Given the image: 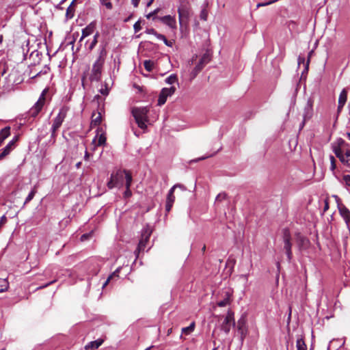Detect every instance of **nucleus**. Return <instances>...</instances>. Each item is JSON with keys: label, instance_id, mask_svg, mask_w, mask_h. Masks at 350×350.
Returning a JSON list of instances; mask_svg holds the SVG:
<instances>
[{"label": "nucleus", "instance_id": "4c0bfd02", "mask_svg": "<svg viewBox=\"0 0 350 350\" xmlns=\"http://www.w3.org/2000/svg\"><path fill=\"white\" fill-rule=\"evenodd\" d=\"M200 19L206 21L208 17V12L206 9H203L200 14Z\"/></svg>", "mask_w": 350, "mask_h": 350}, {"label": "nucleus", "instance_id": "f03ea898", "mask_svg": "<svg viewBox=\"0 0 350 350\" xmlns=\"http://www.w3.org/2000/svg\"><path fill=\"white\" fill-rule=\"evenodd\" d=\"M333 151L340 162L350 167V146L342 139H340L337 146H334Z\"/></svg>", "mask_w": 350, "mask_h": 350}, {"label": "nucleus", "instance_id": "6ab92c4d", "mask_svg": "<svg viewBox=\"0 0 350 350\" xmlns=\"http://www.w3.org/2000/svg\"><path fill=\"white\" fill-rule=\"evenodd\" d=\"M231 297L232 292L229 290L224 292V298L223 299L218 301L217 304L219 307H224L227 305H229L231 302Z\"/></svg>", "mask_w": 350, "mask_h": 350}, {"label": "nucleus", "instance_id": "37998d69", "mask_svg": "<svg viewBox=\"0 0 350 350\" xmlns=\"http://www.w3.org/2000/svg\"><path fill=\"white\" fill-rule=\"evenodd\" d=\"M312 105H313V100L311 98L308 99V102H307V109L308 110L312 111Z\"/></svg>", "mask_w": 350, "mask_h": 350}, {"label": "nucleus", "instance_id": "79ce46f5", "mask_svg": "<svg viewBox=\"0 0 350 350\" xmlns=\"http://www.w3.org/2000/svg\"><path fill=\"white\" fill-rule=\"evenodd\" d=\"M98 43V40H93L88 46L90 51H92Z\"/></svg>", "mask_w": 350, "mask_h": 350}, {"label": "nucleus", "instance_id": "e433bc0d", "mask_svg": "<svg viewBox=\"0 0 350 350\" xmlns=\"http://www.w3.org/2000/svg\"><path fill=\"white\" fill-rule=\"evenodd\" d=\"M146 33H148V34H152L154 36H155L157 38H159V36H161V33H159L154 29L153 28H150V29H147L146 30Z\"/></svg>", "mask_w": 350, "mask_h": 350}, {"label": "nucleus", "instance_id": "680f3d73", "mask_svg": "<svg viewBox=\"0 0 350 350\" xmlns=\"http://www.w3.org/2000/svg\"><path fill=\"white\" fill-rule=\"evenodd\" d=\"M172 328H170V329H168V331H167V335H170V334L172 333Z\"/></svg>", "mask_w": 350, "mask_h": 350}, {"label": "nucleus", "instance_id": "e2e57ef3", "mask_svg": "<svg viewBox=\"0 0 350 350\" xmlns=\"http://www.w3.org/2000/svg\"><path fill=\"white\" fill-rule=\"evenodd\" d=\"M205 250H206V245H204L202 249V252H204Z\"/></svg>", "mask_w": 350, "mask_h": 350}, {"label": "nucleus", "instance_id": "7ed1b4c3", "mask_svg": "<svg viewBox=\"0 0 350 350\" xmlns=\"http://www.w3.org/2000/svg\"><path fill=\"white\" fill-rule=\"evenodd\" d=\"M148 112L149 109L148 107H133L131 110V113L138 127L144 131L146 130V124L149 122Z\"/></svg>", "mask_w": 350, "mask_h": 350}, {"label": "nucleus", "instance_id": "864d4df0", "mask_svg": "<svg viewBox=\"0 0 350 350\" xmlns=\"http://www.w3.org/2000/svg\"><path fill=\"white\" fill-rule=\"evenodd\" d=\"M112 279V275H109L105 282L103 284V287H105L109 281Z\"/></svg>", "mask_w": 350, "mask_h": 350}, {"label": "nucleus", "instance_id": "f8f14e48", "mask_svg": "<svg viewBox=\"0 0 350 350\" xmlns=\"http://www.w3.org/2000/svg\"><path fill=\"white\" fill-rule=\"evenodd\" d=\"M176 88L174 86H172L170 88H163L159 96L158 105L161 106L164 105L167 100V97L174 94Z\"/></svg>", "mask_w": 350, "mask_h": 350}, {"label": "nucleus", "instance_id": "a18cd8bd", "mask_svg": "<svg viewBox=\"0 0 350 350\" xmlns=\"http://www.w3.org/2000/svg\"><path fill=\"white\" fill-rule=\"evenodd\" d=\"M55 282H56V280H53V281H51V282H49V283H47V284H44V285H43V286H41L38 287V289H42V288H45V287H47V286H49V285H51V284H52L55 283Z\"/></svg>", "mask_w": 350, "mask_h": 350}, {"label": "nucleus", "instance_id": "0e129e2a", "mask_svg": "<svg viewBox=\"0 0 350 350\" xmlns=\"http://www.w3.org/2000/svg\"><path fill=\"white\" fill-rule=\"evenodd\" d=\"M347 137H348L349 139L350 140V133H347Z\"/></svg>", "mask_w": 350, "mask_h": 350}, {"label": "nucleus", "instance_id": "20e7f679", "mask_svg": "<svg viewBox=\"0 0 350 350\" xmlns=\"http://www.w3.org/2000/svg\"><path fill=\"white\" fill-rule=\"evenodd\" d=\"M191 9L189 2L187 0H180V5L178 8V14L180 25H187L191 15Z\"/></svg>", "mask_w": 350, "mask_h": 350}, {"label": "nucleus", "instance_id": "9d476101", "mask_svg": "<svg viewBox=\"0 0 350 350\" xmlns=\"http://www.w3.org/2000/svg\"><path fill=\"white\" fill-rule=\"evenodd\" d=\"M231 325H235L234 319V312L231 310H228V313L224 319V322L221 325V329L226 333L228 334L230 330Z\"/></svg>", "mask_w": 350, "mask_h": 350}, {"label": "nucleus", "instance_id": "b1692460", "mask_svg": "<svg viewBox=\"0 0 350 350\" xmlns=\"http://www.w3.org/2000/svg\"><path fill=\"white\" fill-rule=\"evenodd\" d=\"M10 135V127L5 126L0 131V146L2 145L3 141Z\"/></svg>", "mask_w": 350, "mask_h": 350}, {"label": "nucleus", "instance_id": "de8ad7c7", "mask_svg": "<svg viewBox=\"0 0 350 350\" xmlns=\"http://www.w3.org/2000/svg\"><path fill=\"white\" fill-rule=\"evenodd\" d=\"M91 236V234H84L81 236V241H85L88 239Z\"/></svg>", "mask_w": 350, "mask_h": 350}, {"label": "nucleus", "instance_id": "2eb2a0df", "mask_svg": "<svg viewBox=\"0 0 350 350\" xmlns=\"http://www.w3.org/2000/svg\"><path fill=\"white\" fill-rule=\"evenodd\" d=\"M296 243L299 247V249L301 250L302 249L306 248L310 242L309 240L304 236L301 235L299 232L296 233Z\"/></svg>", "mask_w": 350, "mask_h": 350}, {"label": "nucleus", "instance_id": "603ef678", "mask_svg": "<svg viewBox=\"0 0 350 350\" xmlns=\"http://www.w3.org/2000/svg\"><path fill=\"white\" fill-rule=\"evenodd\" d=\"M277 0H273L271 1H269V2H267V3H260V4H258V6H265V5H269L272 3H274Z\"/></svg>", "mask_w": 350, "mask_h": 350}, {"label": "nucleus", "instance_id": "9b49d317", "mask_svg": "<svg viewBox=\"0 0 350 350\" xmlns=\"http://www.w3.org/2000/svg\"><path fill=\"white\" fill-rule=\"evenodd\" d=\"M176 187L183 188L184 187L182 186L181 185L176 184L170 189L166 198L165 211L167 213H169L171 211L174 203L175 196L174 195V193Z\"/></svg>", "mask_w": 350, "mask_h": 350}, {"label": "nucleus", "instance_id": "39448f33", "mask_svg": "<svg viewBox=\"0 0 350 350\" xmlns=\"http://www.w3.org/2000/svg\"><path fill=\"white\" fill-rule=\"evenodd\" d=\"M152 229L148 225L144 227L142 231L141 238L138 243L137 247L135 251L136 258L139 257L141 252H143L149 242V239L152 234Z\"/></svg>", "mask_w": 350, "mask_h": 350}, {"label": "nucleus", "instance_id": "69168bd1", "mask_svg": "<svg viewBox=\"0 0 350 350\" xmlns=\"http://www.w3.org/2000/svg\"><path fill=\"white\" fill-rule=\"evenodd\" d=\"M152 347H153V346H150V347H149L146 348L145 350H150Z\"/></svg>", "mask_w": 350, "mask_h": 350}, {"label": "nucleus", "instance_id": "72a5a7b5", "mask_svg": "<svg viewBox=\"0 0 350 350\" xmlns=\"http://www.w3.org/2000/svg\"><path fill=\"white\" fill-rule=\"evenodd\" d=\"M159 11H160L159 8H157V9L154 10L153 12H152L149 13L148 14H147L146 15V18L148 19H150L152 17H153V19L157 18L158 17L156 16V15L159 13Z\"/></svg>", "mask_w": 350, "mask_h": 350}, {"label": "nucleus", "instance_id": "1a4fd4ad", "mask_svg": "<svg viewBox=\"0 0 350 350\" xmlns=\"http://www.w3.org/2000/svg\"><path fill=\"white\" fill-rule=\"evenodd\" d=\"M45 92L46 90L42 92L38 101L27 112L29 118H35L42 110L45 103Z\"/></svg>", "mask_w": 350, "mask_h": 350}, {"label": "nucleus", "instance_id": "c85d7f7f", "mask_svg": "<svg viewBox=\"0 0 350 350\" xmlns=\"http://www.w3.org/2000/svg\"><path fill=\"white\" fill-rule=\"evenodd\" d=\"M144 66L147 71L150 72L153 69L154 62L151 60H145Z\"/></svg>", "mask_w": 350, "mask_h": 350}, {"label": "nucleus", "instance_id": "393cba45", "mask_svg": "<svg viewBox=\"0 0 350 350\" xmlns=\"http://www.w3.org/2000/svg\"><path fill=\"white\" fill-rule=\"evenodd\" d=\"M103 342V340L99 339L97 340L90 342L88 345L85 346L86 349H91V350H95L98 349Z\"/></svg>", "mask_w": 350, "mask_h": 350}, {"label": "nucleus", "instance_id": "2f4dec72", "mask_svg": "<svg viewBox=\"0 0 350 350\" xmlns=\"http://www.w3.org/2000/svg\"><path fill=\"white\" fill-rule=\"evenodd\" d=\"M177 81H178V78L176 75H171L165 79L166 83L168 84H173V83L177 82Z\"/></svg>", "mask_w": 350, "mask_h": 350}, {"label": "nucleus", "instance_id": "c03bdc74", "mask_svg": "<svg viewBox=\"0 0 350 350\" xmlns=\"http://www.w3.org/2000/svg\"><path fill=\"white\" fill-rule=\"evenodd\" d=\"M312 53H313V51H310L309 53H308V60H307V62H306V69H307V70L308 68L310 60V58H311V56H312Z\"/></svg>", "mask_w": 350, "mask_h": 350}, {"label": "nucleus", "instance_id": "dca6fc26", "mask_svg": "<svg viewBox=\"0 0 350 350\" xmlns=\"http://www.w3.org/2000/svg\"><path fill=\"white\" fill-rule=\"evenodd\" d=\"M237 329L241 334V338H243L247 333L246 319L244 317H241L237 322Z\"/></svg>", "mask_w": 350, "mask_h": 350}, {"label": "nucleus", "instance_id": "cd10ccee", "mask_svg": "<svg viewBox=\"0 0 350 350\" xmlns=\"http://www.w3.org/2000/svg\"><path fill=\"white\" fill-rule=\"evenodd\" d=\"M9 288V282L7 279L0 278V292H4Z\"/></svg>", "mask_w": 350, "mask_h": 350}, {"label": "nucleus", "instance_id": "c9c22d12", "mask_svg": "<svg viewBox=\"0 0 350 350\" xmlns=\"http://www.w3.org/2000/svg\"><path fill=\"white\" fill-rule=\"evenodd\" d=\"M227 194L226 193H220L216 197V202H221L226 199Z\"/></svg>", "mask_w": 350, "mask_h": 350}, {"label": "nucleus", "instance_id": "423d86ee", "mask_svg": "<svg viewBox=\"0 0 350 350\" xmlns=\"http://www.w3.org/2000/svg\"><path fill=\"white\" fill-rule=\"evenodd\" d=\"M126 174H131L128 170H118L116 173H112L110 180L107 183L109 189H113L115 187H122L126 180Z\"/></svg>", "mask_w": 350, "mask_h": 350}, {"label": "nucleus", "instance_id": "a211bd4d", "mask_svg": "<svg viewBox=\"0 0 350 350\" xmlns=\"http://www.w3.org/2000/svg\"><path fill=\"white\" fill-rule=\"evenodd\" d=\"M96 29V22L90 23L86 27L82 29V36L80 38V42L87 36L91 35Z\"/></svg>", "mask_w": 350, "mask_h": 350}, {"label": "nucleus", "instance_id": "a19ab883", "mask_svg": "<svg viewBox=\"0 0 350 350\" xmlns=\"http://www.w3.org/2000/svg\"><path fill=\"white\" fill-rule=\"evenodd\" d=\"M343 180L346 185L350 187V175H345L343 176Z\"/></svg>", "mask_w": 350, "mask_h": 350}, {"label": "nucleus", "instance_id": "f257e3e1", "mask_svg": "<svg viewBox=\"0 0 350 350\" xmlns=\"http://www.w3.org/2000/svg\"><path fill=\"white\" fill-rule=\"evenodd\" d=\"M106 45L101 44L99 46L98 56L94 63L89 79L91 81H99L101 78L103 65L107 56Z\"/></svg>", "mask_w": 350, "mask_h": 350}, {"label": "nucleus", "instance_id": "58836bf2", "mask_svg": "<svg viewBox=\"0 0 350 350\" xmlns=\"http://www.w3.org/2000/svg\"><path fill=\"white\" fill-rule=\"evenodd\" d=\"M329 159H330V162H331L330 169H331V170L334 171L336 167V161L334 157L332 155H331L329 157Z\"/></svg>", "mask_w": 350, "mask_h": 350}, {"label": "nucleus", "instance_id": "a878e982", "mask_svg": "<svg viewBox=\"0 0 350 350\" xmlns=\"http://www.w3.org/2000/svg\"><path fill=\"white\" fill-rule=\"evenodd\" d=\"M296 347L297 350H307V346L302 337L297 338L296 342Z\"/></svg>", "mask_w": 350, "mask_h": 350}, {"label": "nucleus", "instance_id": "8fccbe9b", "mask_svg": "<svg viewBox=\"0 0 350 350\" xmlns=\"http://www.w3.org/2000/svg\"><path fill=\"white\" fill-rule=\"evenodd\" d=\"M7 222V218L5 216H3L0 219V223L4 225Z\"/></svg>", "mask_w": 350, "mask_h": 350}, {"label": "nucleus", "instance_id": "412c9836", "mask_svg": "<svg viewBox=\"0 0 350 350\" xmlns=\"http://www.w3.org/2000/svg\"><path fill=\"white\" fill-rule=\"evenodd\" d=\"M132 183V175L131 174H126V191L124 192V197L128 198L131 196L132 192L130 189V187Z\"/></svg>", "mask_w": 350, "mask_h": 350}, {"label": "nucleus", "instance_id": "4468645a", "mask_svg": "<svg viewBox=\"0 0 350 350\" xmlns=\"http://www.w3.org/2000/svg\"><path fill=\"white\" fill-rule=\"evenodd\" d=\"M338 208L340 215L348 225L350 222V211L341 202L338 203Z\"/></svg>", "mask_w": 350, "mask_h": 350}, {"label": "nucleus", "instance_id": "4be33fe9", "mask_svg": "<svg viewBox=\"0 0 350 350\" xmlns=\"http://www.w3.org/2000/svg\"><path fill=\"white\" fill-rule=\"evenodd\" d=\"M15 144V141H10L8 145L3 148L2 152L0 154V160H2L7 155H8L10 152L13 150Z\"/></svg>", "mask_w": 350, "mask_h": 350}, {"label": "nucleus", "instance_id": "ddd939ff", "mask_svg": "<svg viewBox=\"0 0 350 350\" xmlns=\"http://www.w3.org/2000/svg\"><path fill=\"white\" fill-rule=\"evenodd\" d=\"M209 61L208 56L204 55L200 60L198 64L195 66L192 72H191V76L192 79H194L198 73L202 70L206 64H207Z\"/></svg>", "mask_w": 350, "mask_h": 350}, {"label": "nucleus", "instance_id": "052dcab7", "mask_svg": "<svg viewBox=\"0 0 350 350\" xmlns=\"http://www.w3.org/2000/svg\"><path fill=\"white\" fill-rule=\"evenodd\" d=\"M70 12V7H69L66 10V15L68 16Z\"/></svg>", "mask_w": 350, "mask_h": 350}, {"label": "nucleus", "instance_id": "bf43d9fd", "mask_svg": "<svg viewBox=\"0 0 350 350\" xmlns=\"http://www.w3.org/2000/svg\"><path fill=\"white\" fill-rule=\"evenodd\" d=\"M154 0H149V1L147 3V6L149 7L152 5Z\"/></svg>", "mask_w": 350, "mask_h": 350}, {"label": "nucleus", "instance_id": "7c9ffc66", "mask_svg": "<svg viewBox=\"0 0 350 350\" xmlns=\"http://www.w3.org/2000/svg\"><path fill=\"white\" fill-rule=\"evenodd\" d=\"M36 193H37V189H36V187H34V188L31 190V191L29 193V195L26 198L25 204L29 202L33 198V197Z\"/></svg>", "mask_w": 350, "mask_h": 350}, {"label": "nucleus", "instance_id": "774afa93", "mask_svg": "<svg viewBox=\"0 0 350 350\" xmlns=\"http://www.w3.org/2000/svg\"><path fill=\"white\" fill-rule=\"evenodd\" d=\"M12 140L15 141V142L18 140V137L16 136L14 139H13Z\"/></svg>", "mask_w": 350, "mask_h": 350}, {"label": "nucleus", "instance_id": "ea45409f", "mask_svg": "<svg viewBox=\"0 0 350 350\" xmlns=\"http://www.w3.org/2000/svg\"><path fill=\"white\" fill-rule=\"evenodd\" d=\"M133 29L135 33L139 31L142 29L141 21H137L133 25Z\"/></svg>", "mask_w": 350, "mask_h": 350}, {"label": "nucleus", "instance_id": "338daca9", "mask_svg": "<svg viewBox=\"0 0 350 350\" xmlns=\"http://www.w3.org/2000/svg\"><path fill=\"white\" fill-rule=\"evenodd\" d=\"M5 73V70L3 69V72H1V75H3Z\"/></svg>", "mask_w": 350, "mask_h": 350}, {"label": "nucleus", "instance_id": "0eeeda50", "mask_svg": "<svg viewBox=\"0 0 350 350\" xmlns=\"http://www.w3.org/2000/svg\"><path fill=\"white\" fill-rule=\"evenodd\" d=\"M68 108L67 107H63L60 110L57 117L54 119L53 123L51 128V137L55 138L56 136V132L61 126L65 118L66 117Z\"/></svg>", "mask_w": 350, "mask_h": 350}, {"label": "nucleus", "instance_id": "473e14b6", "mask_svg": "<svg viewBox=\"0 0 350 350\" xmlns=\"http://www.w3.org/2000/svg\"><path fill=\"white\" fill-rule=\"evenodd\" d=\"M106 137L105 134H100L98 137L97 146H103L106 143Z\"/></svg>", "mask_w": 350, "mask_h": 350}, {"label": "nucleus", "instance_id": "49530a36", "mask_svg": "<svg viewBox=\"0 0 350 350\" xmlns=\"http://www.w3.org/2000/svg\"><path fill=\"white\" fill-rule=\"evenodd\" d=\"M297 62H298V64L299 65H300L301 64H304L305 63V58H304V57H302V56L299 55L298 57Z\"/></svg>", "mask_w": 350, "mask_h": 350}, {"label": "nucleus", "instance_id": "f704fd0d", "mask_svg": "<svg viewBox=\"0 0 350 350\" xmlns=\"http://www.w3.org/2000/svg\"><path fill=\"white\" fill-rule=\"evenodd\" d=\"M102 5H105L107 9L111 10L113 8L112 3L109 0H100Z\"/></svg>", "mask_w": 350, "mask_h": 350}, {"label": "nucleus", "instance_id": "f3484780", "mask_svg": "<svg viewBox=\"0 0 350 350\" xmlns=\"http://www.w3.org/2000/svg\"><path fill=\"white\" fill-rule=\"evenodd\" d=\"M347 100V91L346 89H343L338 98V105L337 109V113H340L345 106Z\"/></svg>", "mask_w": 350, "mask_h": 350}, {"label": "nucleus", "instance_id": "09e8293b", "mask_svg": "<svg viewBox=\"0 0 350 350\" xmlns=\"http://www.w3.org/2000/svg\"><path fill=\"white\" fill-rule=\"evenodd\" d=\"M132 4L135 8H137L139 5L140 0H131Z\"/></svg>", "mask_w": 350, "mask_h": 350}, {"label": "nucleus", "instance_id": "5701e85b", "mask_svg": "<svg viewBox=\"0 0 350 350\" xmlns=\"http://www.w3.org/2000/svg\"><path fill=\"white\" fill-rule=\"evenodd\" d=\"M101 122H102L101 113L100 111H98L97 113L93 112L92 114L91 126H98V125H100Z\"/></svg>", "mask_w": 350, "mask_h": 350}, {"label": "nucleus", "instance_id": "bb28decb", "mask_svg": "<svg viewBox=\"0 0 350 350\" xmlns=\"http://www.w3.org/2000/svg\"><path fill=\"white\" fill-rule=\"evenodd\" d=\"M196 327L195 322H192L189 326L182 328V333L185 335H189L194 331Z\"/></svg>", "mask_w": 350, "mask_h": 350}, {"label": "nucleus", "instance_id": "5fc2aeb1", "mask_svg": "<svg viewBox=\"0 0 350 350\" xmlns=\"http://www.w3.org/2000/svg\"><path fill=\"white\" fill-rule=\"evenodd\" d=\"M119 271V269H118L116 271H115L111 275H112V278L114 277V276H117L118 277V273Z\"/></svg>", "mask_w": 350, "mask_h": 350}, {"label": "nucleus", "instance_id": "6e6552de", "mask_svg": "<svg viewBox=\"0 0 350 350\" xmlns=\"http://www.w3.org/2000/svg\"><path fill=\"white\" fill-rule=\"evenodd\" d=\"M282 238L284 242V250L286 252L288 260L290 262L293 258V253L291 250V235L290 230L288 228H284L282 230Z\"/></svg>", "mask_w": 350, "mask_h": 350}, {"label": "nucleus", "instance_id": "6e6d98bb", "mask_svg": "<svg viewBox=\"0 0 350 350\" xmlns=\"http://www.w3.org/2000/svg\"><path fill=\"white\" fill-rule=\"evenodd\" d=\"M99 36H100V33L98 32H96L95 33V35L94 36V39L93 40H98V38Z\"/></svg>", "mask_w": 350, "mask_h": 350}, {"label": "nucleus", "instance_id": "c756f323", "mask_svg": "<svg viewBox=\"0 0 350 350\" xmlns=\"http://www.w3.org/2000/svg\"><path fill=\"white\" fill-rule=\"evenodd\" d=\"M158 39L163 40V42L165 43V44L167 45V46L172 47L174 43V40H168L166 38V37L163 34H161V36H159Z\"/></svg>", "mask_w": 350, "mask_h": 350}, {"label": "nucleus", "instance_id": "13d9d810", "mask_svg": "<svg viewBox=\"0 0 350 350\" xmlns=\"http://www.w3.org/2000/svg\"><path fill=\"white\" fill-rule=\"evenodd\" d=\"M90 157V154L88 153V151H85V159L87 160Z\"/></svg>", "mask_w": 350, "mask_h": 350}, {"label": "nucleus", "instance_id": "4d7b16f0", "mask_svg": "<svg viewBox=\"0 0 350 350\" xmlns=\"http://www.w3.org/2000/svg\"><path fill=\"white\" fill-rule=\"evenodd\" d=\"M329 208V204L327 202H325V206H324V211H327Z\"/></svg>", "mask_w": 350, "mask_h": 350}, {"label": "nucleus", "instance_id": "3c124183", "mask_svg": "<svg viewBox=\"0 0 350 350\" xmlns=\"http://www.w3.org/2000/svg\"><path fill=\"white\" fill-rule=\"evenodd\" d=\"M100 93L103 95H107L109 94V90L107 88L101 89Z\"/></svg>", "mask_w": 350, "mask_h": 350}, {"label": "nucleus", "instance_id": "aec40b11", "mask_svg": "<svg viewBox=\"0 0 350 350\" xmlns=\"http://www.w3.org/2000/svg\"><path fill=\"white\" fill-rule=\"evenodd\" d=\"M157 19L160 20L161 22L169 26L172 29H175L176 27V23L174 17L171 16L170 15H167L163 17L157 18Z\"/></svg>", "mask_w": 350, "mask_h": 350}]
</instances>
